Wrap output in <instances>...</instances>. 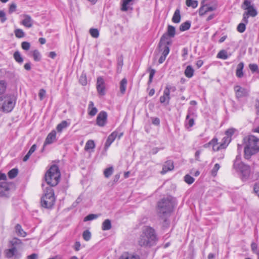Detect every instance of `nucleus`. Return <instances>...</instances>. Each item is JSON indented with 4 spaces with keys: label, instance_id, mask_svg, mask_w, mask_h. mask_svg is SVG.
I'll return each instance as SVG.
<instances>
[{
    "label": "nucleus",
    "instance_id": "f257e3e1",
    "mask_svg": "<svg viewBox=\"0 0 259 259\" xmlns=\"http://www.w3.org/2000/svg\"><path fill=\"white\" fill-rule=\"evenodd\" d=\"M175 205V199L171 196L164 197L157 202V212L163 228L169 225L168 218L173 211Z\"/></svg>",
    "mask_w": 259,
    "mask_h": 259
},
{
    "label": "nucleus",
    "instance_id": "f03ea898",
    "mask_svg": "<svg viewBox=\"0 0 259 259\" xmlns=\"http://www.w3.org/2000/svg\"><path fill=\"white\" fill-rule=\"evenodd\" d=\"M175 34V27L171 25H168L167 33L163 34L161 37L158 47L159 51L162 52V55L158 60L159 63L161 64L165 61L169 52V46L171 44V41L169 40V37H174Z\"/></svg>",
    "mask_w": 259,
    "mask_h": 259
},
{
    "label": "nucleus",
    "instance_id": "7ed1b4c3",
    "mask_svg": "<svg viewBox=\"0 0 259 259\" xmlns=\"http://www.w3.org/2000/svg\"><path fill=\"white\" fill-rule=\"evenodd\" d=\"M158 240L155 230L149 226L145 227L140 234L138 243L143 247H150L155 245Z\"/></svg>",
    "mask_w": 259,
    "mask_h": 259
},
{
    "label": "nucleus",
    "instance_id": "20e7f679",
    "mask_svg": "<svg viewBox=\"0 0 259 259\" xmlns=\"http://www.w3.org/2000/svg\"><path fill=\"white\" fill-rule=\"evenodd\" d=\"M244 157L249 159L250 157L259 151V139L253 135H249L244 138Z\"/></svg>",
    "mask_w": 259,
    "mask_h": 259
},
{
    "label": "nucleus",
    "instance_id": "39448f33",
    "mask_svg": "<svg viewBox=\"0 0 259 259\" xmlns=\"http://www.w3.org/2000/svg\"><path fill=\"white\" fill-rule=\"evenodd\" d=\"M10 248L5 250V256L10 258L14 257V259H20L21 254L18 251V249L23 245L22 241L17 238H13L9 242Z\"/></svg>",
    "mask_w": 259,
    "mask_h": 259
},
{
    "label": "nucleus",
    "instance_id": "423d86ee",
    "mask_svg": "<svg viewBox=\"0 0 259 259\" xmlns=\"http://www.w3.org/2000/svg\"><path fill=\"white\" fill-rule=\"evenodd\" d=\"M60 172L57 165H52L45 175V180L50 187L56 186L60 180Z\"/></svg>",
    "mask_w": 259,
    "mask_h": 259
},
{
    "label": "nucleus",
    "instance_id": "0eeeda50",
    "mask_svg": "<svg viewBox=\"0 0 259 259\" xmlns=\"http://www.w3.org/2000/svg\"><path fill=\"white\" fill-rule=\"evenodd\" d=\"M55 198L53 189L51 187H47L44 190V194L41 198V205L46 208H50L54 204Z\"/></svg>",
    "mask_w": 259,
    "mask_h": 259
},
{
    "label": "nucleus",
    "instance_id": "6e6552de",
    "mask_svg": "<svg viewBox=\"0 0 259 259\" xmlns=\"http://www.w3.org/2000/svg\"><path fill=\"white\" fill-rule=\"evenodd\" d=\"M15 103V97L13 95H5L0 96V110L4 112L11 111Z\"/></svg>",
    "mask_w": 259,
    "mask_h": 259
},
{
    "label": "nucleus",
    "instance_id": "1a4fd4ad",
    "mask_svg": "<svg viewBox=\"0 0 259 259\" xmlns=\"http://www.w3.org/2000/svg\"><path fill=\"white\" fill-rule=\"evenodd\" d=\"M235 165L236 168L235 169L241 173L242 180L243 181L248 180L250 174V166L244 163L240 164V165L236 163Z\"/></svg>",
    "mask_w": 259,
    "mask_h": 259
},
{
    "label": "nucleus",
    "instance_id": "9d476101",
    "mask_svg": "<svg viewBox=\"0 0 259 259\" xmlns=\"http://www.w3.org/2000/svg\"><path fill=\"white\" fill-rule=\"evenodd\" d=\"M235 95L237 98L239 99L246 97L248 95V90L240 85H236L234 88Z\"/></svg>",
    "mask_w": 259,
    "mask_h": 259
},
{
    "label": "nucleus",
    "instance_id": "9b49d317",
    "mask_svg": "<svg viewBox=\"0 0 259 259\" xmlns=\"http://www.w3.org/2000/svg\"><path fill=\"white\" fill-rule=\"evenodd\" d=\"M97 90L98 94L101 96L105 94V81L103 77L99 76L97 79Z\"/></svg>",
    "mask_w": 259,
    "mask_h": 259
},
{
    "label": "nucleus",
    "instance_id": "f8f14e48",
    "mask_svg": "<svg viewBox=\"0 0 259 259\" xmlns=\"http://www.w3.org/2000/svg\"><path fill=\"white\" fill-rule=\"evenodd\" d=\"M107 114L105 111L100 112L96 119L97 124L99 126H104L107 122Z\"/></svg>",
    "mask_w": 259,
    "mask_h": 259
},
{
    "label": "nucleus",
    "instance_id": "ddd939ff",
    "mask_svg": "<svg viewBox=\"0 0 259 259\" xmlns=\"http://www.w3.org/2000/svg\"><path fill=\"white\" fill-rule=\"evenodd\" d=\"M208 144H210V146H212V148L213 151H217L221 149L225 148V144H220L219 145L218 143V139L213 138L212 139L209 143Z\"/></svg>",
    "mask_w": 259,
    "mask_h": 259
},
{
    "label": "nucleus",
    "instance_id": "4468645a",
    "mask_svg": "<svg viewBox=\"0 0 259 259\" xmlns=\"http://www.w3.org/2000/svg\"><path fill=\"white\" fill-rule=\"evenodd\" d=\"M118 132L114 131L112 132L108 137L106 142L105 144V149H107L111 144L114 142L115 139L117 137Z\"/></svg>",
    "mask_w": 259,
    "mask_h": 259
},
{
    "label": "nucleus",
    "instance_id": "2eb2a0df",
    "mask_svg": "<svg viewBox=\"0 0 259 259\" xmlns=\"http://www.w3.org/2000/svg\"><path fill=\"white\" fill-rule=\"evenodd\" d=\"M23 20L21 22V24L27 28H30L33 25V21L31 17L28 15H24L23 16Z\"/></svg>",
    "mask_w": 259,
    "mask_h": 259
},
{
    "label": "nucleus",
    "instance_id": "dca6fc26",
    "mask_svg": "<svg viewBox=\"0 0 259 259\" xmlns=\"http://www.w3.org/2000/svg\"><path fill=\"white\" fill-rule=\"evenodd\" d=\"M9 188L6 182L0 183V196H5L8 194Z\"/></svg>",
    "mask_w": 259,
    "mask_h": 259
},
{
    "label": "nucleus",
    "instance_id": "f3484780",
    "mask_svg": "<svg viewBox=\"0 0 259 259\" xmlns=\"http://www.w3.org/2000/svg\"><path fill=\"white\" fill-rule=\"evenodd\" d=\"M56 132L55 131H52L49 133L45 140L44 146L53 143L56 140Z\"/></svg>",
    "mask_w": 259,
    "mask_h": 259
},
{
    "label": "nucleus",
    "instance_id": "a211bd4d",
    "mask_svg": "<svg viewBox=\"0 0 259 259\" xmlns=\"http://www.w3.org/2000/svg\"><path fill=\"white\" fill-rule=\"evenodd\" d=\"M174 166L173 162L171 160H168L165 162L163 166L162 170L161 171L162 174H164L169 170L174 169Z\"/></svg>",
    "mask_w": 259,
    "mask_h": 259
},
{
    "label": "nucleus",
    "instance_id": "6ab92c4d",
    "mask_svg": "<svg viewBox=\"0 0 259 259\" xmlns=\"http://www.w3.org/2000/svg\"><path fill=\"white\" fill-rule=\"evenodd\" d=\"M88 110V114L91 116H95L98 112L97 109L96 107H94V104L92 101L90 102Z\"/></svg>",
    "mask_w": 259,
    "mask_h": 259
},
{
    "label": "nucleus",
    "instance_id": "aec40b11",
    "mask_svg": "<svg viewBox=\"0 0 259 259\" xmlns=\"http://www.w3.org/2000/svg\"><path fill=\"white\" fill-rule=\"evenodd\" d=\"M244 68V63L243 62H240L237 66L236 75L238 78H241L243 76L244 73L243 72V69Z\"/></svg>",
    "mask_w": 259,
    "mask_h": 259
},
{
    "label": "nucleus",
    "instance_id": "412c9836",
    "mask_svg": "<svg viewBox=\"0 0 259 259\" xmlns=\"http://www.w3.org/2000/svg\"><path fill=\"white\" fill-rule=\"evenodd\" d=\"M133 0H121V11H127L130 9V5L133 4Z\"/></svg>",
    "mask_w": 259,
    "mask_h": 259
},
{
    "label": "nucleus",
    "instance_id": "4be33fe9",
    "mask_svg": "<svg viewBox=\"0 0 259 259\" xmlns=\"http://www.w3.org/2000/svg\"><path fill=\"white\" fill-rule=\"evenodd\" d=\"M15 229L17 235L23 237L26 236V233L22 229L20 224H17L15 227Z\"/></svg>",
    "mask_w": 259,
    "mask_h": 259
},
{
    "label": "nucleus",
    "instance_id": "5701e85b",
    "mask_svg": "<svg viewBox=\"0 0 259 259\" xmlns=\"http://www.w3.org/2000/svg\"><path fill=\"white\" fill-rule=\"evenodd\" d=\"M181 21L180 11L177 9L172 16V21L175 23H179Z\"/></svg>",
    "mask_w": 259,
    "mask_h": 259
},
{
    "label": "nucleus",
    "instance_id": "b1692460",
    "mask_svg": "<svg viewBox=\"0 0 259 259\" xmlns=\"http://www.w3.org/2000/svg\"><path fill=\"white\" fill-rule=\"evenodd\" d=\"M119 259H140L138 255H134L132 254L125 252L122 254Z\"/></svg>",
    "mask_w": 259,
    "mask_h": 259
},
{
    "label": "nucleus",
    "instance_id": "393cba45",
    "mask_svg": "<svg viewBox=\"0 0 259 259\" xmlns=\"http://www.w3.org/2000/svg\"><path fill=\"white\" fill-rule=\"evenodd\" d=\"M111 227V221L109 219H106L102 223V229L104 231L109 230Z\"/></svg>",
    "mask_w": 259,
    "mask_h": 259
},
{
    "label": "nucleus",
    "instance_id": "a878e982",
    "mask_svg": "<svg viewBox=\"0 0 259 259\" xmlns=\"http://www.w3.org/2000/svg\"><path fill=\"white\" fill-rule=\"evenodd\" d=\"M194 70L193 68L192 67V66L189 65L186 67L185 69V74L187 77L191 78L193 76L194 74Z\"/></svg>",
    "mask_w": 259,
    "mask_h": 259
},
{
    "label": "nucleus",
    "instance_id": "bb28decb",
    "mask_svg": "<svg viewBox=\"0 0 259 259\" xmlns=\"http://www.w3.org/2000/svg\"><path fill=\"white\" fill-rule=\"evenodd\" d=\"M191 26V22L190 21H186L183 23L180 26V30L181 31H184L188 30Z\"/></svg>",
    "mask_w": 259,
    "mask_h": 259
},
{
    "label": "nucleus",
    "instance_id": "cd10ccee",
    "mask_svg": "<svg viewBox=\"0 0 259 259\" xmlns=\"http://www.w3.org/2000/svg\"><path fill=\"white\" fill-rule=\"evenodd\" d=\"M68 125V123L66 121H62L61 123L57 125L56 129L58 132H61L62 131L67 127Z\"/></svg>",
    "mask_w": 259,
    "mask_h": 259
},
{
    "label": "nucleus",
    "instance_id": "c85d7f7f",
    "mask_svg": "<svg viewBox=\"0 0 259 259\" xmlns=\"http://www.w3.org/2000/svg\"><path fill=\"white\" fill-rule=\"evenodd\" d=\"M127 84V80L125 78H123L120 83V91L122 94L125 93Z\"/></svg>",
    "mask_w": 259,
    "mask_h": 259
},
{
    "label": "nucleus",
    "instance_id": "c756f323",
    "mask_svg": "<svg viewBox=\"0 0 259 259\" xmlns=\"http://www.w3.org/2000/svg\"><path fill=\"white\" fill-rule=\"evenodd\" d=\"M246 10H247V11L245 12V13L249 16L254 17L257 15V11L254 9V7H251L248 9H246Z\"/></svg>",
    "mask_w": 259,
    "mask_h": 259
},
{
    "label": "nucleus",
    "instance_id": "7c9ffc66",
    "mask_svg": "<svg viewBox=\"0 0 259 259\" xmlns=\"http://www.w3.org/2000/svg\"><path fill=\"white\" fill-rule=\"evenodd\" d=\"M113 172V167L112 166L106 168L104 171V176L108 178L110 177Z\"/></svg>",
    "mask_w": 259,
    "mask_h": 259
},
{
    "label": "nucleus",
    "instance_id": "2f4dec72",
    "mask_svg": "<svg viewBox=\"0 0 259 259\" xmlns=\"http://www.w3.org/2000/svg\"><path fill=\"white\" fill-rule=\"evenodd\" d=\"M14 58L15 60L19 63H22L23 61V59L21 56L19 52L16 51L14 54Z\"/></svg>",
    "mask_w": 259,
    "mask_h": 259
},
{
    "label": "nucleus",
    "instance_id": "473e14b6",
    "mask_svg": "<svg viewBox=\"0 0 259 259\" xmlns=\"http://www.w3.org/2000/svg\"><path fill=\"white\" fill-rule=\"evenodd\" d=\"M253 7V6L251 4L250 1L248 0H244L242 5L241 8L244 10H246Z\"/></svg>",
    "mask_w": 259,
    "mask_h": 259
},
{
    "label": "nucleus",
    "instance_id": "72a5a7b5",
    "mask_svg": "<svg viewBox=\"0 0 259 259\" xmlns=\"http://www.w3.org/2000/svg\"><path fill=\"white\" fill-rule=\"evenodd\" d=\"M18 170L17 168H13L8 172V176L10 179L15 178L18 175Z\"/></svg>",
    "mask_w": 259,
    "mask_h": 259
},
{
    "label": "nucleus",
    "instance_id": "f704fd0d",
    "mask_svg": "<svg viewBox=\"0 0 259 259\" xmlns=\"http://www.w3.org/2000/svg\"><path fill=\"white\" fill-rule=\"evenodd\" d=\"M186 5L188 7H191L195 8L198 6V2L194 0H186Z\"/></svg>",
    "mask_w": 259,
    "mask_h": 259
},
{
    "label": "nucleus",
    "instance_id": "c9c22d12",
    "mask_svg": "<svg viewBox=\"0 0 259 259\" xmlns=\"http://www.w3.org/2000/svg\"><path fill=\"white\" fill-rule=\"evenodd\" d=\"M217 57L222 59H227L228 58L227 53L225 50H222L219 52Z\"/></svg>",
    "mask_w": 259,
    "mask_h": 259
},
{
    "label": "nucleus",
    "instance_id": "e433bc0d",
    "mask_svg": "<svg viewBox=\"0 0 259 259\" xmlns=\"http://www.w3.org/2000/svg\"><path fill=\"white\" fill-rule=\"evenodd\" d=\"M148 71L149 72V78L148 80V84H150L152 82L153 76L155 73V70L154 69H152L151 68H149Z\"/></svg>",
    "mask_w": 259,
    "mask_h": 259
},
{
    "label": "nucleus",
    "instance_id": "4c0bfd02",
    "mask_svg": "<svg viewBox=\"0 0 259 259\" xmlns=\"http://www.w3.org/2000/svg\"><path fill=\"white\" fill-rule=\"evenodd\" d=\"M95 147V144L93 140H89L85 144V149L86 150L91 149H94Z\"/></svg>",
    "mask_w": 259,
    "mask_h": 259
},
{
    "label": "nucleus",
    "instance_id": "58836bf2",
    "mask_svg": "<svg viewBox=\"0 0 259 259\" xmlns=\"http://www.w3.org/2000/svg\"><path fill=\"white\" fill-rule=\"evenodd\" d=\"M14 32L15 36L18 38H22L25 36V33L21 29H16Z\"/></svg>",
    "mask_w": 259,
    "mask_h": 259
},
{
    "label": "nucleus",
    "instance_id": "ea45409f",
    "mask_svg": "<svg viewBox=\"0 0 259 259\" xmlns=\"http://www.w3.org/2000/svg\"><path fill=\"white\" fill-rule=\"evenodd\" d=\"M98 217H99L98 214H90L88 215L87 217H85L84 218L83 221L84 222H87V221H92V220H93L94 219H96L97 218H98Z\"/></svg>",
    "mask_w": 259,
    "mask_h": 259
},
{
    "label": "nucleus",
    "instance_id": "a19ab883",
    "mask_svg": "<svg viewBox=\"0 0 259 259\" xmlns=\"http://www.w3.org/2000/svg\"><path fill=\"white\" fill-rule=\"evenodd\" d=\"M90 33L91 36L94 38H98L99 35V30L97 29L91 28L90 29Z\"/></svg>",
    "mask_w": 259,
    "mask_h": 259
},
{
    "label": "nucleus",
    "instance_id": "79ce46f5",
    "mask_svg": "<svg viewBox=\"0 0 259 259\" xmlns=\"http://www.w3.org/2000/svg\"><path fill=\"white\" fill-rule=\"evenodd\" d=\"M82 237L84 240L88 241L91 239V233L89 230H85L83 232Z\"/></svg>",
    "mask_w": 259,
    "mask_h": 259
},
{
    "label": "nucleus",
    "instance_id": "37998d69",
    "mask_svg": "<svg viewBox=\"0 0 259 259\" xmlns=\"http://www.w3.org/2000/svg\"><path fill=\"white\" fill-rule=\"evenodd\" d=\"M246 24L244 23H239L237 27V31L240 33L244 32L246 29Z\"/></svg>",
    "mask_w": 259,
    "mask_h": 259
},
{
    "label": "nucleus",
    "instance_id": "c03bdc74",
    "mask_svg": "<svg viewBox=\"0 0 259 259\" xmlns=\"http://www.w3.org/2000/svg\"><path fill=\"white\" fill-rule=\"evenodd\" d=\"M220 168V165L218 163H216L213 168L212 169L211 171V174L213 177H215L217 175V171Z\"/></svg>",
    "mask_w": 259,
    "mask_h": 259
},
{
    "label": "nucleus",
    "instance_id": "a18cd8bd",
    "mask_svg": "<svg viewBox=\"0 0 259 259\" xmlns=\"http://www.w3.org/2000/svg\"><path fill=\"white\" fill-rule=\"evenodd\" d=\"M33 57L34 58V60L35 61H38L40 60L41 56L39 53V52L35 50L33 52Z\"/></svg>",
    "mask_w": 259,
    "mask_h": 259
},
{
    "label": "nucleus",
    "instance_id": "49530a36",
    "mask_svg": "<svg viewBox=\"0 0 259 259\" xmlns=\"http://www.w3.org/2000/svg\"><path fill=\"white\" fill-rule=\"evenodd\" d=\"M184 180L185 182L188 184H191L194 181V179L189 175H187L185 176Z\"/></svg>",
    "mask_w": 259,
    "mask_h": 259
},
{
    "label": "nucleus",
    "instance_id": "de8ad7c7",
    "mask_svg": "<svg viewBox=\"0 0 259 259\" xmlns=\"http://www.w3.org/2000/svg\"><path fill=\"white\" fill-rule=\"evenodd\" d=\"M6 89V84L3 80L0 81V95L3 94Z\"/></svg>",
    "mask_w": 259,
    "mask_h": 259
},
{
    "label": "nucleus",
    "instance_id": "09e8293b",
    "mask_svg": "<svg viewBox=\"0 0 259 259\" xmlns=\"http://www.w3.org/2000/svg\"><path fill=\"white\" fill-rule=\"evenodd\" d=\"M79 82L82 85H85L87 83V80L85 75L82 74L79 78Z\"/></svg>",
    "mask_w": 259,
    "mask_h": 259
},
{
    "label": "nucleus",
    "instance_id": "8fccbe9b",
    "mask_svg": "<svg viewBox=\"0 0 259 259\" xmlns=\"http://www.w3.org/2000/svg\"><path fill=\"white\" fill-rule=\"evenodd\" d=\"M251 248L253 253L259 254V250L257 249V245L255 243L252 242L251 243Z\"/></svg>",
    "mask_w": 259,
    "mask_h": 259
},
{
    "label": "nucleus",
    "instance_id": "3c124183",
    "mask_svg": "<svg viewBox=\"0 0 259 259\" xmlns=\"http://www.w3.org/2000/svg\"><path fill=\"white\" fill-rule=\"evenodd\" d=\"M170 92L169 90V85H167L164 90L163 95L166 96V97H167L168 102L170 99Z\"/></svg>",
    "mask_w": 259,
    "mask_h": 259
},
{
    "label": "nucleus",
    "instance_id": "603ef678",
    "mask_svg": "<svg viewBox=\"0 0 259 259\" xmlns=\"http://www.w3.org/2000/svg\"><path fill=\"white\" fill-rule=\"evenodd\" d=\"M235 131L236 130L235 128H229L226 131L225 134L227 137L230 138V137L234 134Z\"/></svg>",
    "mask_w": 259,
    "mask_h": 259
},
{
    "label": "nucleus",
    "instance_id": "864d4df0",
    "mask_svg": "<svg viewBox=\"0 0 259 259\" xmlns=\"http://www.w3.org/2000/svg\"><path fill=\"white\" fill-rule=\"evenodd\" d=\"M22 48L24 50H28L30 49V45L28 42L24 41L21 44Z\"/></svg>",
    "mask_w": 259,
    "mask_h": 259
},
{
    "label": "nucleus",
    "instance_id": "5fc2aeb1",
    "mask_svg": "<svg viewBox=\"0 0 259 259\" xmlns=\"http://www.w3.org/2000/svg\"><path fill=\"white\" fill-rule=\"evenodd\" d=\"M240 159H241V156H240V155H237L236 157V159H235V160L234 161V165H233V166H234V168H236L235 164L236 163H237V164L238 165H240V164L243 163V162L240 161Z\"/></svg>",
    "mask_w": 259,
    "mask_h": 259
},
{
    "label": "nucleus",
    "instance_id": "6e6d98bb",
    "mask_svg": "<svg viewBox=\"0 0 259 259\" xmlns=\"http://www.w3.org/2000/svg\"><path fill=\"white\" fill-rule=\"evenodd\" d=\"M0 19L2 23L5 22L7 20L5 13L3 11H0Z\"/></svg>",
    "mask_w": 259,
    "mask_h": 259
},
{
    "label": "nucleus",
    "instance_id": "4d7b16f0",
    "mask_svg": "<svg viewBox=\"0 0 259 259\" xmlns=\"http://www.w3.org/2000/svg\"><path fill=\"white\" fill-rule=\"evenodd\" d=\"M249 67L250 70L252 72H255L258 69V66L255 64H250Z\"/></svg>",
    "mask_w": 259,
    "mask_h": 259
},
{
    "label": "nucleus",
    "instance_id": "13d9d810",
    "mask_svg": "<svg viewBox=\"0 0 259 259\" xmlns=\"http://www.w3.org/2000/svg\"><path fill=\"white\" fill-rule=\"evenodd\" d=\"M16 5L15 4H12L10 6L9 10V13L10 14H12L13 12H14L16 10Z\"/></svg>",
    "mask_w": 259,
    "mask_h": 259
},
{
    "label": "nucleus",
    "instance_id": "bf43d9fd",
    "mask_svg": "<svg viewBox=\"0 0 259 259\" xmlns=\"http://www.w3.org/2000/svg\"><path fill=\"white\" fill-rule=\"evenodd\" d=\"M207 12V10H206V6H203L199 9V15L202 16L204 15Z\"/></svg>",
    "mask_w": 259,
    "mask_h": 259
},
{
    "label": "nucleus",
    "instance_id": "052dcab7",
    "mask_svg": "<svg viewBox=\"0 0 259 259\" xmlns=\"http://www.w3.org/2000/svg\"><path fill=\"white\" fill-rule=\"evenodd\" d=\"M223 142L221 144H225V148L227 147V146L228 145V144L231 141V139L229 138L228 137H225L223 139Z\"/></svg>",
    "mask_w": 259,
    "mask_h": 259
},
{
    "label": "nucleus",
    "instance_id": "680f3d73",
    "mask_svg": "<svg viewBox=\"0 0 259 259\" xmlns=\"http://www.w3.org/2000/svg\"><path fill=\"white\" fill-rule=\"evenodd\" d=\"M46 95V91L44 89H41L39 92V97L40 100H42Z\"/></svg>",
    "mask_w": 259,
    "mask_h": 259
},
{
    "label": "nucleus",
    "instance_id": "e2e57ef3",
    "mask_svg": "<svg viewBox=\"0 0 259 259\" xmlns=\"http://www.w3.org/2000/svg\"><path fill=\"white\" fill-rule=\"evenodd\" d=\"M254 192L259 196V183H256L254 185Z\"/></svg>",
    "mask_w": 259,
    "mask_h": 259
},
{
    "label": "nucleus",
    "instance_id": "0e129e2a",
    "mask_svg": "<svg viewBox=\"0 0 259 259\" xmlns=\"http://www.w3.org/2000/svg\"><path fill=\"white\" fill-rule=\"evenodd\" d=\"M249 15H247V14H246L245 12L243 14V19H242V23H244L245 24H247L248 22V18L249 17Z\"/></svg>",
    "mask_w": 259,
    "mask_h": 259
},
{
    "label": "nucleus",
    "instance_id": "69168bd1",
    "mask_svg": "<svg viewBox=\"0 0 259 259\" xmlns=\"http://www.w3.org/2000/svg\"><path fill=\"white\" fill-rule=\"evenodd\" d=\"M152 122L153 124L158 125L160 124V120L157 117H153L152 118Z\"/></svg>",
    "mask_w": 259,
    "mask_h": 259
},
{
    "label": "nucleus",
    "instance_id": "338daca9",
    "mask_svg": "<svg viewBox=\"0 0 259 259\" xmlns=\"http://www.w3.org/2000/svg\"><path fill=\"white\" fill-rule=\"evenodd\" d=\"M80 242H78V241L76 242L74 244V249L76 251H78L80 249Z\"/></svg>",
    "mask_w": 259,
    "mask_h": 259
},
{
    "label": "nucleus",
    "instance_id": "774afa93",
    "mask_svg": "<svg viewBox=\"0 0 259 259\" xmlns=\"http://www.w3.org/2000/svg\"><path fill=\"white\" fill-rule=\"evenodd\" d=\"M37 255L35 253H33L27 256V259H37Z\"/></svg>",
    "mask_w": 259,
    "mask_h": 259
}]
</instances>
